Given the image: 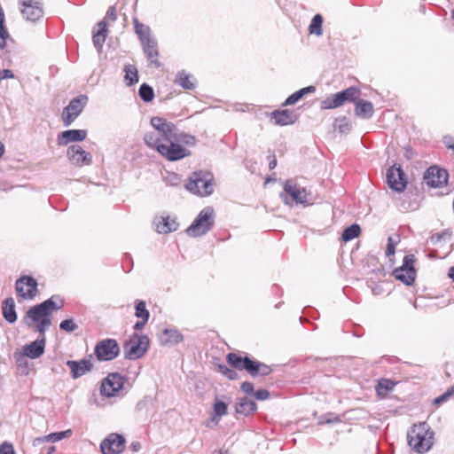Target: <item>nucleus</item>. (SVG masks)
<instances>
[{
  "mask_svg": "<svg viewBox=\"0 0 454 454\" xmlns=\"http://www.w3.org/2000/svg\"><path fill=\"white\" fill-rule=\"evenodd\" d=\"M252 396H254L255 399L259 401H264L269 398L270 392L266 389L262 388L257 391H254Z\"/></svg>",
  "mask_w": 454,
  "mask_h": 454,
  "instance_id": "nucleus-47",
  "label": "nucleus"
},
{
  "mask_svg": "<svg viewBox=\"0 0 454 454\" xmlns=\"http://www.w3.org/2000/svg\"><path fill=\"white\" fill-rule=\"evenodd\" d=\"M156 231L161 234H167L175 231L178 228V223L175 218L170 216H159L154 219Z\"/></svg>",
  "mask_w": 454,
  "mask_h": 454,
  "instance_id": "nucleus-22",
  "label": "nucleus"
},
{
  "mask_svg": "<svg viewBox=\"0 0 454 454\" xmlns=\"http://www.w3.org/2000/svg\"><path fill=\"white\" fill-rule=\"evenodd\" d=\"M396 385V382L390 379H380L375 387V390L377 395L383 398L385 397L390 391L393 390L394 387Z\"/></svg>",
  "mask_w": 454,
  "mask_h": 454,
  "instance_id": "nucleus-30",
  "label": "nucleus"
},
{
  "mask_svg": "<svg viewBox=\"0 0 454 454\" xmlns=\"http://www.w3.org/2000/svg\"><path fill=\"white\" fill-rule=\"evenodd\" d=\"M448 173L436 166L429 167L424 174L425 183L433 188H440L447 184Z\"/></svg>",
  "mask_w": 454,
  "mask_h": 454,
  "instance_id": "nucleus-17",
  "label": "nucleus"
},
{
  "mask_svg": "<svg viewBox=\"0 0 454 454\" xmlns=\"http://www.w3.org/2000/svg\"><path fill=\"white\" fill-rule=\"evenodd\" d=\"M167 184L170 186H177L180 184L181 178L176 173H168L165 177Z\"/></svg>",
  "mask_w": 454,
  "mask_h": 454,
  "instance_id": "nucleus-44",
  "label": "nucleus"
},
{
  "mask_svg": "<svg viewBox=\"0 0 454 454\" xmlns=\"http://www.w3.org/2000/svg\"><path fill=\"white\" fill-rule=\"evenodd\" d=\"M144 53L147 57V59L151 61L152 64L159 67L160 63L158 61L159 51L157 47V42L154 38H150L145 41L141 42Z\"/></svg>",
  "mask_w": 454,
  "mask_h": 454,
  "instance_id": "nucleus-25",
  "label": "nucleus"
},
{
  "mask_svg": "<svg viewBox=\"0 0 454 454\" xmlns=\"http://www.w3.org/2000/svg\"><path fill=\"white\" fill-rule=\"evenodd\" d=\"M67 365L69 367V369H82L78 365V361L68 360L67 362Z\"/></svg>",
  "mask_w": 454,
  "mask_h": 454,
  "instance_id": "nucleus-59",
  "label": "nucleus"
},
{
  "mask_svg": "<svg viewBox=\"0 0 454 454\" xmlns=\"http://www.w3.org/2000/svg\"><path fill=\"white\" fill-rule=\"evenodd\" d=\"M215 223V211L212 207H204L192 223L186 229L190 237H200L207 233Z\"/></svg>",
  "mask_w": 454,
  "mask_h": 454,
  "instance_id": "nucleus-6",
  "label": "nucleus"
},
{
  "mask_svg": "<svg viewBox=\"0 0 454 454\" xmlns=\"http://www.w3.org/2000/svg\"><path fill=\"white\" fill-rule=\"evenodd\" d=\"M433 439L434 432L426 422L414 425L407 434L409 446L419 454L426 453L432 448Z\"/></svg>",
  "mask_w": 454,
  "mask_h": 454,
  "instance_id": "nucleus-4",
  "label": "nucleus"
},
{
  "mask_svg": "<svg viewBox=\"0 0 454 454\" xmlns=\"http://www.w3.org/2000/svg\"><path fill=\"white\" fill-rule=\"evenodd\" d=\"M9 37V33L7 29L0 30V48L4 49L6 46V40Z\"/></svg>",
  "mask_w": 454,
  "mask_h": 454,
  "instance_id": "nucleus-50",
  "label": "nucleus"
},
{
  "mask_svg": "<svg viewBox=\"0 0 454 454\" xmlns=\"http://www.w3.org/2000/svg\"><path fill=\"white\" fill-rule=\"evenodd\" d=\"M175 83L185 90H192L195 88V82L191 74L184 70L179 71L175 78Z\"/></svg>",
  "mask_w": 454,
  "mask_h": 454,
  "instance_id": "nucleus-29",
  "label": "nucleus"
},
{
  "mask_svg": "<svg viewBox=\"0 0 454 454\" xmlns=\"http://www.w3.org/2000/svg\"><path fill=\"white\" fill-rule=\"evenodd\" d=\"M16 293L25 300H31L37 294V282L30 276H23L15 283Z\"/></svg>",
  "mask_w": 454,
  "mask_h": 454,
  "instance_id": "nucleus-15",
  "label": "nucleus"
},
{
  "mask_svg": "<svg viewBox=\"0 0 454 454\" xmlns=\"http://www.w3.org/2000/svg\"><path fill=\"white\" fill-rule=\"evenodd\" d=\"M138 94L144 102H151L154 98L153 89L146 83L140 86Z\"/></svg>",
  "mask_w": 454,
  "mask_h": 454,
  "instance_id": "nucleus-37",
  "label": "nucleus"
},
{
  "mask_svg": "<svg viewBox=\"0 0 454 454\" xmlns=\"http://www.w3.org/2000/svg\"><path fill=\"white\" fill-rule=\"evenodd\" d=\"M415 258L414 255H405L403 258V265L396 268L394 271V275L396 279L402 281L405 285H411L416 277V271L413 266Z\"/></svg>",
  "mask_w": 454,
  "mask_h": 454,
  "instance_id": "nucleus-13",
  "label": "nucleus"
},
{
  "mask_svg": "<svg viewBox=\"0 0 454 454\" xmlns=\"http://www.w3.org/2000/svg\"><path fill=\"white\" fill-rule=\"evenodd\" d=\"M125 438L118 434H111L100 443L103 454H119L124 450Z\"/></svg>",
  "mask_w": 454,
  "mask_h": 454,
  "instance_id": "nucleus-18",
  "label": "nucleus"
},
{
  "mask_svg": "<svg viewBox=\"0 0 454 454\" xmlns=\"http://www.w3.org/2000/svg\"><path fill=\"white\" fill-rule=\"evenodd\" d=\"M59 441H61L64 438L70 437L73 434V431L71 429H67L61 432H55Z\"/></svg>",
  "mask_w": 454,
  "mask_h": 454,
  "instance_id": "nucleus-51",
  "label": "nucleus"
},
{
  "mask_svg": "<svg viewBox=\"0 0 454 454\" xmlns=\"http://www.w3.org/2000/svg\"><path fill=\"white\" fill-rule=\"evenodd\" d=\"M0 454H15L13 445L11 442H4L0 444Z\"/></svg>",
  "mask_w": 454,
  "mask_h": 454,
  "instance_id": "nucleus-46",
  "label": "nucleus"
},
{
  "mask_svg": "<svg viewBox=\"0 0 454 454\" xmlns=\"http://www.w3.org/2000/svg\"><path fill=\"white\" fill-rule=\"evenodd\" d=\"M151 125L154 130L147 132L144 137L147 146L154 148L164 142H170L173 139L179 140L178 135L181 132L178 131L174 123L168 121L166 119L158 116L153 117Z\"/></svg>",
  "mask_w": 454,
  "mask_h": 454,
  "instance_id": "nucleus-2",
  "label": "nucleus"
},
{
  "mask_svg": "<svg viewBox=\"0 0 454 454\" xmlns=\"http://www.w3.org/2000/svg\"><path fill=\"white\" fill-rule=\"evenodd\" d=\"M448 276H449V278H450L452 279V281L454 282V267L450 268V270H449V273H448Z\"/></svg>",
  "mask_w": 454,
  "mask_h": 454,
  "instance_id": "nucleus-63",
  "label": "nucleus"
},
{
  "mask_svg": "<svg viewBox=\"0 0 454 454\" xmlns=\"http://www.w3.org/2000/svg\"><path fill=\"white\" fill-rule=\"evenodd\" d=\"M149 348V338L144 334L133 333L123 346L124 356L129 360L142 357Z\"/></svg>",
  "mask_w": 454,
  "mask_h": 454,
  "instance_id": "nucleus-7",
  "label": "nucleus"
},
{
  "mask_svg": "<svg viewBox=\"0 0 454 454\" xmlns=\"http://www.w3.org/2000/svg\"><path fill=\"white\" fill-rule=\"evenodd\" d=\"M253 378L267 376L271 371H247Z\"/></svg>",
  "mask_w": 454,
  "mask_h": 454,
  "instance_id": "nucleus-53",
  "label": "nucleus"
},
{
  "mask_svg": "<svg viewBox=\"0 0 454 454\" xmlns=\"http://www.w3.org/2000/svg\"><path fill=\"white\" fill-rule=\"evenodd\" d=\"M67 156L74 165L85 166L90 165L92 156L90 153L84 151L80 145H73L67 148Z\"/></svg>",
  "mask_w": 454,
  "mask_h": 454,
  "instance_id": "nucleus-20",
  "label": "nucleus"
},
{
  "mask_svg": "<svg viewBox=\"0 0 454 454\" xmlns=\"http://www.w3.org/2000/svg\"><path fill=\"white\" fill-rule=\"evenodd\" d=\"M2 314L4 318L10 324H13L17 320V313L15 310V302L13 298H6L2 304Z\"/></svg>",
  "mask_w": 454,
  "mask_h": 454,
  "instance_id": "nucleus-28",
  "label": "nucleus"
},
{
  "mask_svg": "<svg viewBox=\"0 0 454 454\" xmlns=\"http://www.w3.org/2000/svg\"><path fill=\"white\" fill-rule=\"evenodd\" d=\"M355 114L363 119H370L374 113L373 105L367 100L356 99Z\"/></svg>",
  "mask_w": 454,
  "mask_h": 454,
  "instance_id": "nucleus-27",
  "label": "nucleus"
},
{
  "mask_svg": "<svg viewBox=\"0 0 454 454\" xmlns=\"http://www.w3.org/2000/svg\"><path fill=\"white\" fill-rule=\"evenodd\" d=\"M360 95V90L351 86L340 92L327 97L321 102L323 109H333L343 106L346 102H355Z\"/></svg>",
  "mask_w": 454,
  "mask_h": 454,
  "instance_id": "nucleus-8",
  "label": "nucleus"
},
{
  "mask_svg": "<svg viewBox=\"0 0 454 454\" xmlns=\"http://www.w3.org/2000/svg\"><path fill=\"white\" fill-rule=\"evenodd\" d=\"M179 140H172L170 142H164L160 145L154 147L162 157L170 161L182 160L190 155L191 152L182 146L180 143L193 145L195 144L194 137L183 133L178 135Z\"/></svg>",
  "mask_w": 454,
  "mask_h": 454,
  "instance_id": "nucleus-3",
  "label": "nucleus"
},
{
  "mask_svg": "<svg viewBox=\"0 0 454 454\" xmlns=\"http://www.w3.org/2000/svg\"><path fill=\"white\" fill-rule=\"evenodd\" d=\"M230 380H233L237 376V371H221Z\"/></svg>",
  "mask_w": 454,
  "mask_h": 454,
  "instance_id": "nucleus-58",
  "label": "nucleus"
},
{
  "mask_svg": "<svg viewBox=\"0 0 454 454\" xmlns=\"http://www.w3.org/2000/svg\"><path fill=\"white\" fill-rule=\"evenodd\" d=\"M270 160L269 162V168H270V169H273L277 166V159L274 155L270 156Z\"/></svg>",
  "mask_w": 454,
  "mask_h": 454,
  "instance_id": "nucleus-61",
  "label": "nucleus"
},
{
  "mask_svg": "<svg viewBox=\"0 0 454 454\" xmlns=\"http://www.w3.org/2000/svg\"><path fill=\"white\" fill-rule=\"evenodd\" d=\"M125 82L128 86H131L138 82L137 69L135 66L127 65L124 67Z\"/></svg>",
  "mask_w": 454,
  "mask_h": 454,
  "instance_id": "nucleus-33",
  "label": "nucleus"
},
{
  "mask_svg": "<svg viewBox=\"0 0 454 454\" xmlns=\"http://www.w3.org/2000/svg\"><path fill=\"white\" fill-rule=\"evenodd\" d=\"M123 382L124 379L120 373L116 372L110 373L101 383V395L106 397L114 396L122 387Z\"/></svg>",
  "mask_w": 454,
  "mask_h": 454,
  "instance_id": "nucleus-16",
  "label": "nucleus"
},
{
  "mask_svg": "<svg viewBox=\"0 0 454 454\" xmlns=\"http://www.w3.org/2000/svg\"><path fill=\"white\" fill-rule=\"evenodd\" d=\"M228 407L227 404L223 401H215L214 404V411L216 416L222 417L227 414Z\"/></svg>",
  "mask_w": 454,
  "mask_h": 454,
  "instance_id": "nucleus-42",
  "label": "nucleus"
},
{
  "mask_svg": "<svg viewBox=\"0 0 454 454\" xmlns=\"http://www.w3.org/2000/svg\"><path fill=\"white\" fill-rule=\"evenodd\" d=\"M86 137V129H67L58 135L57 142L59 145L64 146L73 142L83 141Z\"/></svg>",
  "mask_w": 454,
  "mask_h": 454,
  "instance_id": "nucleus-21",
  "label": "nucleus"
},
{
  "mask_svg": "<svg viewBox=\"0 0 454 454\" xmlns=\"http://www.w3.org/2000/svg\"><path fill=\"white\" fill-rule=\"evenodd\" d=\"M360 231V226L356 223H353L343 231L341 238L345 242H348L358 237Z\"/></svg>",
  "mask_w": 454,
  "mask_h": 454,
  "instance_id": "nucleus-34",
  "label": "nucleus"
},
{
  "mask_svg": "<svg viewBox=\"0 0 454 454\" xmlns=\"http://www.w3.org/2000/svg\"><path fill=\"white\" fill-rule=\"evenodd\" d=\"M14 74L12 70L10 69H3L0 71V81L9 78H13Z\"/></svg>",
  "mask_w": 454,
  "mask_h": 454,
  "instance_id": "nucleus-52",
  "label": "nucleus"
},
{
  "mask_svg": "<svg viewBox=\"0 0 454 454\" xmlns=\"http://www.w3.org/2000/svg\"><path fill=\"white\" fill-rule=\"evenodd\" d=\"M443 142L448 148L454 150V138L453 137H445L443 138Z\"/></svg>",
  "mask_w": 454,
  "mask_h": 454,
  "instance_id": "nucleus-56",
  "label": "nucleus"
},
{
  "mask_svg": "<svg viewBox=\"0 0 454 454\" xmlns=\"http://www.w3.org/2000/svg\"><path fill=\"white\" fill-rule=\"evenodd\" d=\"M213 180L212 173L202 170L195 171L189 176L185 188L193 194L208 196L214 191Z\"/></svg>",
  "mask_w": 454,
  "mask_h": 454,
  "instance_id": "nucleus-5",
  "label": "nucleus"
},
{
  "mask_svg": "<svg viewBox=\"0 0 454 454\" xmlns=\"http://www.w3.org/2000/svg\"><path fill=\"white\" fill-rule=\"evenodd\" d=\"M271 117L274 119L276 124L281 126L293 124L297 119V115L294 111L288 109L276 110L272 112Z\"/></svg>",
  "mask_w": 454,
  "mask_h": 454,
  "instance_id": "nucleus-24",
  "label": "nucleus"
},
{
  "mask_svg": "<svg viewBox=\"0 0 454 454\" xmlns=\"http://www.w3.org/2000/svg\"><path fill=\"white\" fill-rule=\"evenodd\" d=\"M454 395V385L449 387L444 393L437 396L433 403L435 405H439L444 402H446L450 396Z\"/></svg>",
  "mask_w": 454,
  "mask_h": 454,
  "instance_id": "nucleus-40",
  "label": "nucleus"
},
{
  "mask_svg": "<svg viewBox=\"0 0 454 454\" xmlns=\"http://www.w3.org/2000/svg\"><path fill=\"white\" fill-rule=\"evenodd\" d=\"M54 296L44 301L35 305L27 309L22 321L26 326L39 333L38 338L23 347V353L26 356L35 359L44 352L45 333L51 325V315L53 311L62 307V302L58 304Z\"/></svg>",
  "mask_w": 454,
  "mask_h": 454,
  "instance_id": "nucleus-1",
  "label": "nucleus"
},
{
  "mask_svg": "<svg viewBox=\"0 0 454 454\" xmlns=\"http://www.w3.org/2000/svg\"><path fill=\"white\" fill-rule=\"evenodd\" d=\"M163 336L165 337L163 341L171 344L179 343L183 340L181 333L174 329H165L163 332Z\"/></svg>",
  "mask_w": 454,
  "mask_h": 454,
  "instance_id": "nucleus-35",
  "label": "nucleus"
},
{
  "mask_svg": "<svg viewBox=\"0 0 454 454\" xmlns=\"http://www.w3.org/2000/svg\"><path fill=\"white\" fill-rule=\"evenodd\" d=\"M337 129L340 133H348L350 130V126L348 122L345 121L339 124Z\"/></svg>",
  "mask_w": 454,
  "mask_h": 454,
  "instance_id": "nucleus-54",
  "label": "nucleus"
},
{
  "mask_svg": "<svg viewBox=\"0 0 454 454\" xmlns=\"http://www.w3.org/2000/svg\"><path fill=\"white\" fill-rule=\"evenodd\" d=\"M59 442L56 433H51L47 435L37 437L34 440V445L43 442Z\"/></svg>",
  "mask_w": 454,
  "mask_h": 454,
  "instance_id": "nucleus-43",
  "label": "nucleus"
},
{
  "mask_svg": "<svg viewBox=\"0 0 454 454\" xmlns=\"http://www.w3.org/2000/svg\"><path fill=\"white\" fill-rule=\"evenodd\" d=\"M117 18L116 14V7L114 5L110 6L106 12V14L105 16V19L103 20L106 21V20H109L112 21H114Z\"/></svg>",
  "mask_w": 454,
  "mask_h": 454,
  "instance_id": "nucleus-48",
  "label": "nucleus"
},
{
  "mask_svg": "<svg viewBox=\"0 0 454 454\" xmlns=\"http://www.w3.org/2000/svg\"><path fill=\"white\" fill-rule=\"evenodd\" d=\"M398 242H399L398 236H395V237L389 236L388 237L387 249H386L387 256L393 255L395 253V247Z\"/></svg>",
  "mask_w": 454,
  "mask_h": 454,
  "instance_id": "nucleus-39",
  "label": "nucleus"
},
{
  "mask_svg": "<svg viewBox=\"0 0 454 454\" xmlns=\"http://www.w3.org/2000/svg\"><path fill=\"white\" fill-rule=\"evenodd\" d=\"M20 12L27 21L35 22L43 18V8L41 0H19Z\"/></svg>",
  "mask_w": 454,
  "mask_h": 454,
  "instance_id": "nucleus-12",
  "label": "nucleus"
},
{
  "mask_svg": "<svg viewBox=\"0 0 454 454\" xmlns=\"http://www.w3.org/2000/svg\"><path fill=\"white\" fill-rule=\"evenodd\" d=\"M257 409V405L254 400L247 396L238 397L235 403V411L243 416L253 414Z\"/></svg>",
  "mask_w": 454,
  "mask_h": 454,
  "instance_id": "nucleus-23",
  "label": "nucleus"
},
{
  "mask_svg": "<svg viewBox=\"0 0 454 454\" xmlns=\"http://www.w3.org/2000/svg\"><path fill=\"white\" fill-rule=\"evenodd\" d=\"M393 361H395V359L381 358V359H380V361L379 363H380V366L385 367V366H386V363H387V362H390V363H392Z\"/></svg>",
  "mask_w": 454,
  "mask_h": 454,
  "instance_id": "nucleus-62",
  "label": "nucleus"
},
{
  "mask_svg": "<svg viewBox=\"0 0 454 454\" xmlns=\"http://www.w3.org/2000/svg\"><path fill=\"white\" fill-rule=\"evenodd\" d=\"M284 192L286 193V195L281 194V198L286 204H290L287 195H289L292 200L297 204H301L303 206H309L311 204L309 198L310 193L307 192L305 188L300 187L292 180L286 181L284 184Z\"/></svg>",
  "mask_w": 454,
  "mask_h": 454,
  "instance_id": "nucleus-11",
  "label": "nucleus"
},
{
  "mask_svg": "<svg viewBox=\"0 0 454 454\" xmlns=\"http://www.w3.org/2000/svg\"><path fill=\"white\" fill-rule=\"evenodd\" d=\"M135 32L138 35L140 42L145 41L151 37L150 27L140 23L137 19L134 20Z\"/></svg>",
  "mask_w": 454,
  "mask_h": 454,
  "instance_id": "nucleus-32",
  "label": "nucleus"
},
{
  "mask_svg": "<svg viewBox=\"0 0 454 454\" xmlns=\"http://www.w3.org/2000/svg\"><path fill=\"white\" fill-rule=\"evenodd\" d=\"M129 449L133 452H138L141 450V443L139 442H133L130 443Z\"/></svg>",
  "mask_w": 454,
  "mask_h": 454,
  "instance_id": "nucleus-57",
  "label": "nucleus"
},
{
  "mask_svg": "<svg viewBox=\"0 0 454 454\" xmlns=\"http://www.w3.org/2000/svg\"><path fill=\"white\" fill-rule=\"evenodd\" d=\"M93 359H94L93 356L89 355L86 357H84L83 359L78 361V365L81 368L92 369L94 367V364L92 363Z\"/></svg>",
  "mask_w": 454,
  "mask_h": 454,
  "instance_id": "nucleus-45",
  "label": "nucleus"
},
{
  "mask_svg": "<svg viewBox=\"0 0 454 454\" xmlns=\"http://www.w3.org/2000/svg\"><path fill=\"white\" fill-rule=\"evenodd\" d=\"M136 312L135 316L138 317L139 319H149L150 313L148 309H146L145 302L143 301H136Z\"/></svg>",
  "mask_w": 454,
  "mask_h": 454,
  "instance_id": "nucleus-38",
  "label": "nucleus"
},
{
  "mask_svg": "<svg viewBox=\"0 0 454 454\" xmlns=\"http://www.w3.org/2000/svg\"><path fill=\"white\" fill-rule=\"evenodd\" d=\"M387 182L388 186L397 192L404 191L407 185L404 173L400 167L392 166L387 169Z\"/></svg>",
  "mask_w": 454,
  "mask_h": 454,
  "instance_id": "nucleus-19",
  "label": "nucleus"
},
{
  "mask_svg": "<svg viewBox=\"0 0 454 454\" xmlns=\"http://www.w3.org/2000/svg\"><path fill=\"white\" fill-rule=\"evenodd\" d=\"M120 347L114 339H104L99 340L94 348V355L98 361H111L118 356Z\"/></svg>",
  "mask_w": 454,
  "mask_h": 454,
  "instance_id": "nucleus-9",
  "label": "nucleus"
},
{
  "mask_svg": "<svg viewBox=\"0 0 454 454\" xmlns=\"http://www.w3.org/2000/svg\"><path fill=\"white\" fill-rule=\"evenodd\" d=\"M55 446H51L49 447L48 450H47V454H51L55 451Z\"/></svg>",
  "mask_w": 454,
  "mask_h": 454,
  "instance_id": "nucleus-64",
  "label": "nucleus"
},
{
  "mask_svg": "<svg viewBox=\"0 0 454 454\" xmlns=\"http://www.w3.org/2000/svg\"><path fill=\"white\" fill-rule=\"evenodd\" d=\"M316 91L315 86H308L302 88L296 92L290 95L285 101L284 106H291L298 102L301 98H303L307 94L314 93Z\"/></svg>",
  "mask_w": 454,
  "mask_h": 454,
  "instance_id": "nucleus-31",
  "label": "nucleus"
},
{
  "mask_svg": "<svg viewBox=\"0 0 454 454\" xmlns=\"http://www.w3.org/2000/svg\"><path fill=\"white\" fill-rule=\"evenodd\" d=\"M98 30L94 32L92 36L93 45L97 49L98 52L100 53L103 48V44L106 42L107 35V24L106 21L101 20L97 24Z\"/></svg>",
  "mask_w": 454,
  "mask_h": 454,
  "instance_id": "nucleus-26",
  "label": "nucleus"
},
{
  "mask_svg": "<svg viewBox=\"0 0 454 454\" xmlns=\"http://www.w3.org/2000/svg\"><path fill=\"white\" fill-rule=\"evenodd\" d=\"M149 319H140L138 320L135 325H134V329L136 331H140L144 328L145 325L148 322Z\"/></svg>",
  "mask_w": 454,
  "mask_h": 454,
  "instance_id": "nucleus-55",
  "label": "nucleus"
},
{
  "mask_svg": "<svg viewBox=\"0 0 454 454\" xmlns=\"http://www.w3.org/2000/svg\"><path fill=\"white\" fill-rule=\"evenodd\" d=\"M322 23H323L322 16L320 14H316L313 17L311 23L309 27V33L317 35H321L323 34Z\"/></svg>",
  "mask_w": 454,
  "mask_h": 454,
  "instance_id": "nucleus-36",
  "label": "nucleus"
},
{
  "mask_svg": "<svg viewBox=\"0 0 454 454\" xmlns=\"http://www.w3.org/2000/svg\"><path fill=\"white\" fill-rule=\"evenodd\" d=\"M241 389L244 393L253 395L254 390V385L251 382L245 381L241 384Z\"/></svg>",
  "mask_w": 454,
  "mask_h": 454,
  "instance_id": "nucleus-49",
  "label": "nucleus"
},
{
  "mask_svg": "<svg viewBox=\"0 0 454 454\" xmlns=\"http://www.w3.org/2000/svg\"><path fill=\"white\" fill-rule=\"evenodd\" d=\"M73 379H78L82 376L87 371H70Z\"/></svg>",
  "mask_w": 454,
  "mask_h": 454,
  "instance_id": "nucleus-60",
  "label": "nucleus"
},
{
  "mask_svg": "<svg viewBox=\"0 0 454 454\" xmlns=\"http://www.w3.org/2000/svg\"><path fill=\"white\" fill-rule=\"evenodd\" d=\"M59 328L62 331L72 333L78 328V325L74 322L73 319H65L60 323Z\"/></svg>",
  "mask_w": 454,
  "mask_h": 454,
  "instance_id": "nucleus-41",
  "label": "nucleus"
},
{
  "mask_svg": "<svg viewBox=\"0 0 454 454\" xmlns=\"http://www.w3.org/2000/svg\"><path fill=\"white\" fill-rule=\"evenodd\" d=\"M88 102L86 95H80L73 98L69 104L63 109L62 121L65 127L70 126L74 120L81 114Z\"/></svg>",
  "mask_w": 454,
  "mask_h": 454,
  "instance_id": "nucleus-10",
  "label": "nucleus"
},
{
  "mask_svg": "<svg viewBox=\"0 0 454 454\" xmlns=\"http://www.w3.org/2000/svg\"><path fill=\"white\" fill-rule=\"evenodd\" d=\"M227 362L234 369H270L263 363L250 359L247 356H242L240 354L229 353Z\"/></svg>",
  "mask_w": 454,
  "mask_h": 454,
  "instance_id": "nucleus-14",
  "label": "nucleus"
}]
</instances>
